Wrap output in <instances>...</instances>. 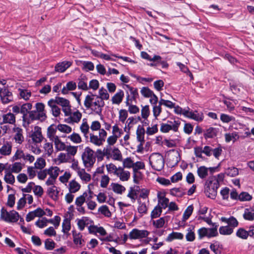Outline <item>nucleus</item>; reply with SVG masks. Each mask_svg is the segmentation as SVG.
<instances>
[{
	"label": "nucleus",
	"instance_id": "obj_1",
	"mask_svg": "<svg viewBox=\"0 0 254 254\" xmlns=\"http://www.w3.org/2000/svg\"><path fill=\"white\" fill-rule=\"evenodd\" d=\"M105 103L97 95L88 94L85 96L84 106L86 110H90L93 114L101 116Z\"/></svg>",
	"mask_w": 254,
	"mask_h": 254
},
{
	"label": "nucleus",
	"instance_id": "obj_2",
	"mask_svg": "<svg viewBox=\"0 0 254 254\" xmlns=\"http://www.w3.org/2000/svg\"><path fill=\"white\" fill-rule=\"evenodd\" d=\"M47 136L50 140L54 142L56 151H63L66 149L67 145L56 134V128H54L53 126H50L48 127Z\"/></svg>",
	"mask_w": 254,
	"mask_h": 254
},
{
	"label": "nucleus",
	"instance_id": "obj_3",
	"mask_svg": "<svg viewBox=\"0 0 254 254\" xmlns=\"http://www.w3.org/2000/svg\"><path fill=\"white\" fill-rule=\"evenodd\" d=\"M219 187V181L215 177L209 178L205 184V195L208 197L214 199L217 195V189Z\"/></svg>",
	"mask_w": 254,
	"mask_h": 254
},
{
	"label": "nucleus",
	"instance_id": "obj_4",
	"mask_svg": "<svg viewBox=\"0 0 254 254\" xmlns=\"http://www.w3.org/2000/svg\"><path fill=\"white\" fill-rule=\"evenodd\" d=\"M82 160L85 168L90 171L96 162L94 151L89 147H86L82 154Z\"/></svg>",
	"mask_w": 254,
	"mask_h": 254
},
{
	"label": "nucleus",
	"instance_id": "obj_5",
	"mask_svg": "<svg viewBox=\"0 0 254 254\" xmlns=\"http://www.w3.org/2000/svg\"><path fill=\"white\" fill-rule=\"evenodd\" d=\"M149 164L155 170L160 171L164 167V160L163 156L158 153L152 154L149 158Z\"/></svg>",
	"mask_w": 254,
	"mask_h": 254
},
{
	"label": "nucleus",
	"instance_id": "obj_6",
	"mask_svg": "<svg viewBox=\"0 0 254 254\" xmlns=\"http://www.w3.org/2000/svg\"><path fill=\"white\" fill-rule=\"evenodd\" d=\"M107 136V132L104 128L100 130L98 134L93 133L89 134V142L96 146L99 147L103 145Z\"/></svg>",
	"mask_w": 254,
	"mask_h": 254
},
{
	"label": "nucleus",
	"instance_id": "obj_7",
	"mask_svg": "<svg viewBox=\"0 0 254 254\" xmlns=\"http://www.w3.org/2000/svg\"><path fill=\"white\" fill-rule=\"evenodd\" d=\"M0 219L8 223H15L18 220L20 216L15 210L7 211L5 209L2 208L0 211Z\"/></svg>",
	"mask_w": 254,
	"mask_h": 254
},
{
	"label": "nucleus",
	"instance_id": "obj_8",
	"mask_svg": "<svg viewBox=\"0 0 254 254\" xmlns=\"http://www.w3.org/2000/svg\"><path fill=\"white\" fill-rule=\"evenodd\" d=\"M180 124L181 122L179 120L168 121L167 123H162L160 125V129L163 133H167L170 130L177 132Z\"/></svg>",
	"mask_w": 254,
	"mask_h": 254
},
{
	"label": "nucleus",
	"instance_id": "obj_9",
	"mask_svg": "<svg viewBox=\"0 0 254 254\" xmlns=\"http://www.w3.org/2000/svg\"><path fill=\"white\" fill-rule=\"evenodd\" d=\"M31 142L33 143H41L45 139L42 131V128L39 126L34 127L31 131L30 135Z\"/></svg>",
	"mask_w": 254,
	"mask_h": 254
},
{
	"label": "nucleus",
	"instance_id": "obj_10",
	"mask_svg": "<svg viewBox=\"0 0 254 254\" xmlns=\"http://www.w3.org/2000/svg\"><path fill=\"white\" fill-rule=\"evenodd\" d=\"M149 234L146 230L134 228L128 234V238L130 240H141L147 238Z\"/></svg>",
	"mask_w": 254,
	"mask_h": 254
},
{
	"label": "nucleus",
	"instance_id": "obj_11",
	"mask_svg": "<svg viewBox=\"0 0 254 254\" xmlns=\"http://www.w3.org/2000/svg\"><path fill=\"white\" fill-rule=\"evenodd\" d=\"M198 235L199 239L204 237L211 238L218 235L217 225L212 228H206L202 227L198 230Z\"/></svg>",
	"mask_w": 254,
	"mask_h": 254
},
{
	"label": "nucleus",
	"instance_id": "obj_12",
	"mask_svg": "<svg viewBox=\"0 0 254 254\" xmlns=\"http://www.w3.org/2000/svg\"><path fill=\"white\" fill-rule=\"evenodd\" d=\"M0 97L3 104H8L13 101L12 94L7 89L0 88Z\"/></svg>",
	"mask_w": 254,
	"mask_h": 254
},
{
	"label": "nucleus",
	"instance_id": "obj_13",
	"mask_svg": "<svg viewBox=\"0 0 254 254\" xmlns=\"http://www.w3.org/2000/svg\"><path fill=\"white\" fill-rule=\"evenodd\" d=\"M82 114L79 111L77 110L75 112H71L68 118L65 120V121L71 125L78 124L82 118Z\"/></svg>",
	"mask_w": 254,
	"mask_h": 254
},
{
	"label": "nucleus",
	"instance_id": "obj_14",
	"mask_svg": "<svg viewBox=\"0 0 254 254\" xmlns=\"http://www.w3.org/2000/svg\"><path fill=\"white\" fill-rule=\"evenodd\" d=\"M184 116L197 122H201L203 119V115L202 113L198 112L196 111L194 112L190 111L189 108L187 111H185Z\"/></svg>",
	"mask_w": 254,
	"mask_h": 254
},
{
	"label": "nucleus",
	"instance_id": "obj_15",
	"mask_svg": "<svg viewBox=\"0 0 254 254\" xmlns=\"http://www.w3.org/2000/svg\"><path fill=\"white\" fill-rule=\"evenodd\" d=\"M12 144L10 141H4L0 147V152L3 156L7 157L12 153Z\"/></svg>",
	"mask_w": 254,
	"mask_h": 254
},
{
	"label": "nucleus",
	"instance_id": "obj_16",
	"mask_svg": "<svg viewBox=\"0 0 254 254\" xmlns=\"http://www.w3.org/2000/svg\"><path fill=\"white\" fill-rule=\"evenodd\" d=\"M92 192L89 190L85 191L82 194L76 197L75 201V205H83L85 202H86L87 198H92Z\"/></svg>",
	"mask_w": 254,
	"mask_h": 254
},
{
	"label": "nucleus",
	"instance_id": "obj_17",
	"mask_svg": "<svg viewBox=\"0 0 254 254\" xmlns=\"http://www.w3.org/2000/svg\"><path fill=\"white\" fill-rule=\"evenodd\" d=\"M77 225L80 231H83L85 227H88L90 224L93 223V221L89 217L83 216L76 220Z\"/></svg>",
	"mask_w": 254,
	"mask_h": 254
},
{
	"label": "nucleus",
	"instance_id": "obj_18",
	"mask_svg": "<svg viewBox=\"0 0 254 254\" xmlns=\"http://www.w3.org/2000/svg\"><path fill=\"white\" fill-rule=\"evenodd\" d=\"M115 176L118 177L121 181L126 182L129 179L130 173L128 171L125 170L124 168L119 167Z\"/></svg>",
	"mask_w": 254,
	"mask_h": 254
},
{
	"label": "nucleus",
	"instance_id": "obj_19",
	"mask_svg": "<svg viewBox=\"0 0 254 254\" xmlns=\"http://www.w3.org/2000/svg\"><path fill=\"white\" fill-rule=\"evenodd\" d=\"M13 131L14 133V139L16 143L21 144L24 140L23 135V130L19 127L15 126L13 128Z\"/></svg>",
	"mask_w": 254,
	"mask_h": 254
},
{
	"label": "nucleus",
	"instance_id": "obj_20",
	"mask_svg": "<svg viewBox=\"0 0 254 254\" xmlns=\"http://www.w3.org/2000/svg\"><path fill=\"white\" fill-rule=\"evenodd\" d=\"M254 226L250 227L249 231H247L243 228H239L236 232V235L242 239H247L249 236H253L254 235Z\"/></svg>",
	"mask_w": 254,
	"mask_h": 254
},
{
	"label": "nucleus",
	"instance_id": "obj_21",
	"mask_svg": "<svg viewBox=\"0 0 254 254\" xmlns=\"http://www.w3.org/2000/svg\"><path fill=\"white\" fill-rule=\"evenodd\" d=\"M2 122L0 124L1 125L3 124L14 125L16 122L15 116L11 113H8L3 115L2 116Z\"/></svg>",
	"mask_w": 254,
	"mask_h": 254
},
{
	"label": "nucleus",
	"instance_id": "obj_22",
	"mask_svg": "<svg viewBox=\"0 0 254 254\" xmlns=\"http://www.w3.org/2000/svg\"><path fill=\"white\" fill-rule=\"evenodd\" d=\"M24 164L20 162H15L10 165L8 167V170L13 173L19 174L22 170Z\"/></svg>",
	"mask_w": 254,
	"mask_h": 254
},
{
	"label": "nucleus",
	"instance_id": "obj_23",
	"mask_svg": "<svg viewBox=\"0 0 254 254\" xmlns=\"http://www.w3.org/2000/svg\"><path fill=\"white\" fill-rule=\"evenodd\" d=\"M50 126H53L54 128H56V132L57 130L62 133L65 134H69L72 132V128L66 124H60L55 127L54 125H52Z\"/></svg>",
	"mask_w": 254,
	"mask_h": 254
},
{
	"label": "nucleus",
	"instance_id": "obj_24",
	"mask_svg": "<svg viewBox=\"0 0 254 254\" xmlns=\"http://www.w3.org/2000/svg\"><path fill=\"white\" fill-rule=\"evenodd\" d=\"M72 64V63L69 61H64L57 64L55 67L57 72H63Z\"/></svg>",
	"mask_w": 254,
	"mask_h": 254
},
{
	"label": "nucleus",
	"instance_id": "obj_25",
	"mask_svg": "<svg viewBox=\"0 0 254 254\" xmlns=\"http://www.w3.org/2000/svg\"><path fill=\"white\" fill-rule=\"evenodd\" d=\"M213 170L212 168H207L204 166H201L197 168V174L200 178L204 179L208 176V171L212 172Z\"/></svg>",
	"mask_w": 254,
	"mask_h": 254
},
{
	"label": "nucleus",
	"instance_id": "obj_26",
	"mask_svg": "<svg viewBox=\"0 0 254 254\" xmlns=\"http://www.w3.org/2000/svg\"><path fill=\"white\" fill-rule=\"evenodd\" d=\"M48 171V174L53 178L57 179L60 173L64 172V170H61L60 168L57 166H51L46 169Z\"/></svg>",
	"mask_w": 254,
	"mask_h": 254
},
{
	"label": "nucleus",
	"instance_id": "obj_27",
	"mask_svg": "<svg viewBox=\"0 0 254 254\" xmlns=\"http://www.w3.org/2000/svg\"><path fill=\"white\" fill-rule=\"evenodd\" d=\"M77 174L82 182L86 184L89 182L91 180V175L87 173L84 169H81V170H79Z\"/></svg>",
	"mask_w": 254,
	"mask_h": 254
},
{
	"label": "nucleus",
	"instance_id": "obj_28",
	"mask_svg": "<svg viewBox=\"0 0 254 254\" xmlns=\"http://www.w3.org/2000/svg\"><path fill=\"white\" fill-rule=\"evenodd\" d=\"M73 241L74 243L79 247H81L84 243V240L82 238V235L80 233L73 231Z\"/></svg>",
	"mask_w": 254,
	"mask_h": 254
},
{
	"label": "nucleus",
	"instance_id": "obj_29",
	"mask_svg": "<svg viewBox=\"0 0 254 254\" xmlns=\"http://www.w3.org/2000/svg\"><path fill=\"white\" fill-rule=\"evenodd\" d=\"M81 188V186L77 181L75 180L70 181L68 185V189L70 192L75 193L77 192Z\"/></svg>",
	"mask_w": 254,
	"mask_h": 254
},
{
	"label": "nucleus",
	"instance_id": "obj_30",
	"mask_svg": "<svg viewBox=\"0 0 254 254\" xmlns=\"http://www.w3.org/2000/svg\"><path fill=\"white\" fill-rule=\"evenodd\" d=\"M110 186L113 191L119 194H122L126 190L124 186L117 183H111Z\"/></svg>",
	"mask_w": 254,
	"mask_h": 254
},
{
	"label": "nucleus",
	"instance_id": "obj_31",
	"mask_svg": "<svg viewBox=\"0 0 254 254\" xmlns=\"http://www.w3.org/2000/svg\"><path fill=\"white\" fill-rule=\"evenodd\" d=\"M124 97V92L123 90H119L112 98L111 101L114 104L119 105L123 101Z\"/></svg>",
	"mask_w": 254,
	"mask_h": 254
},
{
	"label": "nucleus",
	"instance_id": "obj_32",
	"mask_svg": "<svg viewBox=\"0 0 254 254\" xmlns=\"http://www.w3.org/2000/svg\"><path fill=\"white\" fill-rule=\"evenodd\" d=\"M122 158V154L119 149L116 147H113L111 153V159L115 161L121 162Z\"/></svg>",
	"mask_w": 254,
	"mask_h": 254
},
{
	"label": "nucleus",
	"instance_id": "obj_33",
	"mask_svg": "<svg viewBox=\"0 0 254 254\" xmlns=\"http://www.w3.org/2000/svg\"><path fill=\"white\" fill-rule=\"evenodd\" d=\"M12 174L13 173L8 170L5 171L3 180L7 184L10 185H13L14 184L15 179L14 176Z\"/></svg>",
	"mask_w": 254,
	"mask_h": 254
},
{
	"label": "nucleus",
	"instance_id": "obj_34",
	"mask_svg": "<svg viewBox=\"0 0 254 254\" xmlns=\"http://www.w3.org/2000/svg\"><path fill=\"white\" fill-rule=\"evenodd\" d=\"M145 129L141 126H138L136 130V139L139 142H144Z\"/></svg>",
	"mask_w": 254,
	"mask_h": 254
},
{
	"label": "nucleus",
	"instance_id": "obj_35",
	"mask_svg": "<svg viewBox=\"0 0 254 254\" xmlns=\"http://www.w3.org/2000/svg\"><path fill=\"white\" fill-rule=\"evenodd\" d=\"M76 88V84L75 82L72 81L68 82L65 86H64L62 90V93L63 94L65 95L68 93L69 91L74 90Z\"/></svg>",
	"mask_w": 254,
	"mask_h": 254
},
{
	"label": "nucleus",
	"instance_id": "obj_36",
	"mask_svg": "<svg viewBox=\"0 0 254 254\" xmlns=\"http://www.w3.org/2000/svg\"><path fill=\"white\" fill-rule=\"evenodd\" d=\"M243 217L245 219L253 221L254 220V207L246 208L245 209L243 214Z\"/></svg>",
	"mask_w": 254,
	"mask_h": 254
},
{
	"label": "nucleus",
	"instance_id": "obj_37",
	"mask_svg": "<svg viewBox=\"0 0 254 254\" xmlns=\"http://www.w3.org/2000/svg\"><path fill=\"white\" fill-rule=\"evenodd\" d=\"M167 217H163L156 220L153 221L152 224L155 228L159 229L163 228L167 223Z\"/></svg>",
	"mask_w": 254,
	"mask_h": 254
},
{
	"label": "nucleus",
	"instance_id": "obj_38",
	"mask_svg": "<svg viewBox=\"0 0 254 254\" xmlns=\"http://www.w3.org/2000/svg\"><path fill=\"white\" fill-rule=\"evenodd\" d=\"M71 160V158L68 157V155L66 154V153L63 152L60 153L56 159V160L58 162L59 164L69 162Z\"/></svg>",
	"mask_w": 254,
	"mask_h": 254
},
{
	"label": "nucleus",
	"instance_id": "obj_39",
	"mask_svg": "<svg viewBox=\"0 0 254 254\" xmlns=\"http://www.w3.org/2000/svg\"><path fill=\"white\" fill-rule=\"evenodd\" d=\"M239 138V135L238 133L236 131H233L231 133H227L225 134V139L227 142H229L231 141L235 142Z\"/></svg>",
	"mask_w": 254,
	"mask_h": 254
},
{
	"label": "nucleus",
	"instance_id": "obj_40",
	"mask_svg": "<svg viewBox=\"0 0 254 254\" xmlns=\"http://www.w3.org/2000/svg\"><path fill=\"white\" fill-rule=\"evenodd\" d=\"M29 148L31 151L35 155H39L42 153V150L40 147L38 146L39 143H33L30 140L28 141Z\"/></svg>",
	"mask_w": 254,
	"mask_h": 254
},
{
	"label": "nucleus",
	"instance_id": "obj_41",
	"mask_svg": "<svg viewBox=\"0 0 254 254\" xmlns=\"http://www.w3.org/2000/svg\"><path fill=\"white\" fill-rule=\"evenodd\" d=\"M46 165V160L44 158L40 157L37 158L34 164V166L36 169L42 170Z\"/></svg>",
	"mask_w": 254,
	"mask_h": 254
},
{
	"label": "nucleus",
	"instance_id": "obj_42",
	"mask_svg": "<svg viewBox=\"0 0 254 254\" xmlns=\"http://www.w3.org/2000/svg\"><path fill=\"white\" fill-rule=\"evenodd\" d=\"M43 149L46 155L50 156L54 151L53 145L51 142H47V140L43 144Z\"/></svg>",
	"mask_w": 254,
	"mask_h": 254
},
{
	"label": "nucleus",
	"instance_id": "obj_43",
	"mask_svg": "<svg viewBox=\"0 0 254 254\" xmlns=\"http://www.w3.org/2000/svg\"><path fill=\"white\" fill-rule=\"evenodd\" d=\"M24 151L20 148L17 149L11 158L12 161H16L21 159H24L25 157Z\"/></svg>",
	"mask_w": 254,
	"mask_h": 254
},
{
	"label": "nucleus",
	"instance_id": "obj_44",
	"mask_svg": "<svg viewBox=\"0 0 254 254\" xmlns=\"http://www.w3.org/2000/svg\"><path fill=\"white\" fill-rule=\"evenodd\" d=\"M70 141L75 144H79L82 142V138L80 135L76 132H73L67 137Z\"/></svg>",
	"mask_w": 254,
	"mask_h": 254
},
{
	"label": "nucleus",
	"instance_id": "obj_45",
	"mask_svg": "<svg viewBox=\"0 0 254 254\" xmlns=\"http://www.w3.org/2000/svg\"><path fill=\"white\" fill-rule=\"evenodd\" d=\"M78 146L73 145H67L66 147V154L68 155V156L71 158V157H73L76 155L77 152Z\"/></svg>",
	"mask_w": 254,
	"mask_h": 254
},
{
	"label": "nucleus",
	"instance_id": "obj_46",
	"mask_svg": "<svg viewBox=\"0 0 254 254\" xmlns=\"http://www.w3.org/2000/svg\"><path fill=\"white\" fill-rule=\"evenodd\" d=\"M47 193L49 196L53 199L56 200L58 198L59 191L56 186H53L49 188L47 190Z\"/></svg>",
	"mask_w": 254,
	"mask_h": 254
},
{
	"label": "nucleus",
	"instance_id": "obj_47",
	"mask_svg": "<svg viewBox=\"0 0 254 254\" xmlns=\"http://www.w3.org/2000/svg\"><path fill=\"white\" fill-rule=\"evenodd\" d=\"M20 97L25 101L28 100L31 96V92L27 89H18Z\"/></svg>",
	"mask_w": 254,
	"mask_h": 254
},
{
	"label": "nucleus",
	"instance_id": "obj_48",
	"mask_svg": "<svg viewBox=\"0 0 254 254\" xmlns=\"http://www.w3.org/2000/svg\"><path fill=\"white\" fill-rule=\"evenodd\" d=\"M90 126L87 123L86 119H83L80 126V130L85 136L88 134L89 131Z\"/></svg>",
	"mask_w": 254,
	"mask_h": 254
},
{
	"label": "nucleus",
	"instance_id": "obj_49",
	"mask_svg": "<svg viewBox=\"0 0 254 254\" xmlns=\"http://www.w3.org/2000/svg\"><path fill=\"white\" fill-rule=\"evenodd\" d=\"M145 163L142 161H137L134 162L133 166L132 168L133 172L134 173V177L135 176V174L138 172L139 170L145 169Z\"/></svg>",
	"mask_w": 254,
	"mask_h": 254
},
{
	"label": "nucleus",
	"instance_id": "obj_50",
	"mask_svg": "<svg viewBox=\"0 0 254 254\" xmlns=\"http://www.w3.org/2000/svg\"><path fill=\"white\" fill-rule=\"evenodd\" d=\"M183 238L184 235L182 233L173 232L168 235L167 241L171 242L175 239L182 240Z\"/></svg>",
	"mask_w": 254,
	"mask_h": 254
},
{
	"label": "nucleus",
	"instance_id": "obj_51",
	"mask_svg": "<svg viewBox=\"0 0 254 254\" xmlns=\"http://www.w3.org/2000/svg\"><path fill=\"white\" fill-rule=\"evenodd\" d=\"M141 57L144 59L153 62L159 61L162 59L160 56L158 55H155L153 58H151V57L145 52H141Z\"/></svg>",
	"mask_w": 254,
	"mask_h": 254
},
{
	"label": "nucleus",
	"instance_id": "obj_52",
	"mask_svg": "<svg viewBox=\"0 0 254 254\" xmlns=\"http://www.w3.org/2000/svg\"><path fill=\"white\" fill-rule=\"evenodd\" d=\"M112 134L119 137V138L123 135V130L117 124H115L112 127Z\"/></svg>",
	"mask_w": 254,
	"mask_h": 254
},
{
	"label": "nucleus",
	"instance_id": "obj_53",
	"mask_svg": "<svg viewBox=\"0 0 254 254\" xmlns=\"http://www.w3.org/2000/svg\"><path fill=\"white\" fill-rule=\"evenodd\" d=\"M220 234L223 235H229L233 232V228L228 225L221 226L219 230Z\"/></svg>",
	"mask_w": 254,
	"mask_h": 254
},
{
	"label": "nucleus",
	"instance_id": "obj_54",
	"mask_svg": "<svg viewBox=\"0 0 254 254\" xmlns=\"http://www.w3.org/2000/svg\"><path fill=\"white\" fill-rule=\"evenodd\" d=\"M169 193L173 196L179 197L183 196L185 194V192L181 189L177 188H174L170 189Z\"/></svg>",
	"mask_w": 254,
	"mask_h": 254
},
{
	"label": "nucleus",
	"instance_id": "obj_55",
	"mask_svg": "<svg viewBox=\"0 0 254 254\" xmlns=\"http://www.w3.org/2000/svg\"><path fill=\"white\" fill-rule=\"evenodd\" d=\"M138 188V187H130L127 195V197L130 198L133 201H135L136 198Z\"/></svg>",
	"mask_w": 254,
	"mask_h": 254
},
{
	"label": "nucleus",
	"instance_id": "obj_56",
	"mask_svg": "<svg viewBox=\"0 0 254 254\" xmlns=\"http://www.w3.org/2000/svg\"><path fill=\"white\" fill-rule=\"evenodd\" d=\"M150 109L148 105L142 106L141 110V118L144 120H147L150 115Z\"/></svg>",
	"mask_w": 254,
	"mask_h": 254
},
{
	"label": "nucleus",
	"instance_id": "obj_57",
	"mask_svg": "<svg viewBox=\"0 0 254 254\" xmlns=\"http://www.w3.org/2000/svg\"><path fill=\"white\" fill-rule=\"evenodd\" d=\"M225 174L231 177H234L239 174V170L236 167H231L225 170Z\"/></svg>",
	"mask_w": 254,
	"mask_h": 254
},
{
	"label": "nucleus",
	"instance_id": "obj_58",
	"mask_svg": "<svg viewBox=\"0 0 254 254\" xmlns=\"http://www.w3.org/2000/svg\"><path fill=\"white\" fill-rule=\"evenodd\" d=\"M123 166L124 168L130 169L133 168L134 162L130 157L122 159Z\"/></svg>",
	"mask_w": 254,
	"mask_h": 254
},
{
	"label": "nucleus",
	"instance_id": "obj_59",
	"mask_svg": "<svg viewBox=\"0 0 254 254\" xmlns=\"http://www.w3.org/2000/svg\"><path fill=\"white\" fill-rule=\"evenodd\" d=\"M162 209L160 206L157 205L156 206L151 213V218H156L159 217L162 212Z\"/></svg>",
	"mask_w": 254,
	"mask_h": 254
},
{
	"label": "nucleus",
	"instance_id": "obj_60",
	"mask_svg": "<svg viewBox=\"0 0 254 254\" xmlns=\"http://www.w3.org/2000/svg\"><path fill=\"white\" fill-rule=\"evenodd\" d=\"M195 238V236L194 231V227L192 228H188L187 230V233L186 235L187 241L189 242H192L194 240Z\"/></svg>",
	"mask_w": 254,
	"mask_h": 254
},
{
	"label": "nucleus",
	"instance_id": "obj_61",
	"mask_svg": "<svg viewBox=\"0 0 254 254\" xmlns=\"http://www.w3.org/2000/svg\"><path fill=\"white\" fill-rule=\"evenodd\" d=\"M217 129L215 128L210 127L205 131L204 136L205 138H213L217 134Z\"/></svg>",
	"mask_w": 254,
	"mask_h": 254
},
{
	"label": "nucleus",
	"instance_id": "obj_62",
	"mask_svg": "<svg viewBox=\"0 0 254 254\" xmlns=\"http://www.w3.org/2000/svg\"><path fill=\"white\" fill-rule=\"evenodd\" d=\"M70 221L67 218H65L62 223V231L64 233H67L70 230Z\"/></svg>",
	"mask_w": 254,
	"mask_h": 254
},
{
	"label": "nucleus",
	"instance_id": "obj_63",
	"mask_svg": "<svg viewBox=\"0 0 254 254\" xmlns=\"http://www.w3.org/2000/svg\"><path fill=\"white\" fill-rule=\"evenodd\" d=\"M128 117L127 111L125 109H121L119 112V121L124 123Z\"/></svg>",
	"mask_w": 254,
	"mask_h": 254
},
{
	"label": "nucleus",
	"instance_id": "obj_64",
	"mask_svg": "<svg viewBox=\"0 0 254 254\" xmlns=\"http://www.w3.org/2000/svg\"><path fill=\"white\" fill-rule=\"evenodd\" d=\"M110 178L107 175L102 176L100 180V187L102 188H106L110 182Z\"/></svg>",
	"mask_w": 254,
	"mask_h": 254
}]
</instances>
